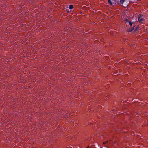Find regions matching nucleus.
Segmentation results:
<instances>
[{"instance_id": "nucleus-1", "label": "nucleus", "mask_w": 148, "mask_h": 148, "mask_svg": "<svg viewBox=\"0 0 148 148\" xmlns=\"http://www.w3.org/2000/svg\"><path fill=\"white\" fill-rule=\"evenodd\" d=\"M108 2L110 4L112 5L113 4L115 3L116 1L115 0H108Z\"/></svg>"}, {"instance_id": "nucleus-2", "label": "nucleus", "mask_w": 148, "mask_h": 148, "mask_svg": "<svg viewBox=\"0 0 148 148\" xmlns=\"http://www.w3.org/2000/svg\"><path fill=\"white\" fill-rule=\"evenodd\" d=\"M134 26L133 27H132L130 28L129 29H128L127 30V32H130L131 31H132V30H133L134 29Z\"/></svg>"}, {"instance_id": "nucleus-3", "label": "nucleus", "mask_w": 148, "mask_h": 148, "mask_svg": "<svg viewBox=\"0 0 148 148\" xmlns=\"http://www.w3.org/2000/svg\"><path fill=\"white\" fill-rule=\"evenodd\" d=\"M144 20V19L143 18H140V17H139L138 18V21H139V22L141 23H142V21Z\"/></svg>"}, {"instance_id": "nucleus-4", "label": "nucleus", "mask_w": 148, "mask_h": 148, "mask_svg": "<svg viewBox=\"0 0 148 148\" xmlns=\"http://www.w3.org/2000/svg\"><path fill=\"white\" fill-rule=\"evenodd\" d=\"M125 0H120V3L121 4H123Z\"/></svg>"}, {"instance_id": "nucleus-5", "label": "nucleus", "mask_w": 148, "mask_h": 148, "mask_svg": "<svg viewBox=\"0 0 148 148\" xmlns=\"http://www.w3.org/2000/svg\"><path fill=\"white\" fill-rule=\"evenodd\" d=\"M73 5H69V8L70 9H72L73 8Z\"/></svg>"}, {"instance_id": "nucleus-6", "label": "nucleus", "mask_w": 148, "mask_h": 148, "mask_svg": "<svg viewBox=\"0 0 148 148\" xmlns=\"http://www.w3.org/2000/svg\"><path fill=\"white\" fill-rule=\"evenodd\" d=\"M139 28V27L138 26L136 27L135 28L134 31H137L138 29Z\"/></svg>"}, {"instance_id": "nucleus-7", "label": "nucleus", "mask_w": 148, "mask_h": 148, "mask_svg": "<svg viewBox=\"0 0 148 148\" xmlns=\"http://www.w3.org/2000/svg\"><path fill=\"white\" fill-rule=\"evenodd\" d=\"M129 23H130V26H132V23H131V21H129Z\"/></svg>"}, {"instance_id": "nucleus-8", "label": "nucleus", "mask_w": 148, "mask_h": 148, "mask_svg": "<svg viewBox=\"0 0 148 148\" xmlns=\"http://www.w3.org/2000/svg\"><path fill=\"white\" fill-rule=\"evenodd\" d=\"M109 142V141H107L106 142H104L103 143V144H106V143H108Z\"/></svg>"}, {"instance_id": "nucleus-9", "label": "nucleus", "mask_w": 148, "mask_h": 148, "mask_svg": "<svg viewBox=\"0 0 148 148\" xmlns=\"http://www.w3.org/2000/svg\"><path fill=\"white\" fill-rule=\"evenodd\" d=\"M109 97V95H107L106 96V97H107V98H108Z\"/></svg>"}, {"instance_id": "nucleus-10", "label": "nucleus", "mask_w": 148, "mask_h": 148, "mask_svg": "<svg viewBox=\"0 0 148 148\" xmlns=\"http://www.w3.org/2000/svg\"><path fill=\"white\" fill-rule=\"evenodd\" d=\"M126 21H127V22H129V21H128V20H127V19H126Z\"/></svg>"}, {"instance_id": "nucleus-11", "label": "nucleus", "mask_w": 148, "mask_h": 148, "mask_svg": "<svg viewBox=\"0 0 148 148\" xmlns=\"http://www.w3.org/2000/svg\"><path fill=\"white\" fill-rule=\"evenodd\" d=\"M108 56H106V59H108Z\"/></svg>"}]
</instances>
